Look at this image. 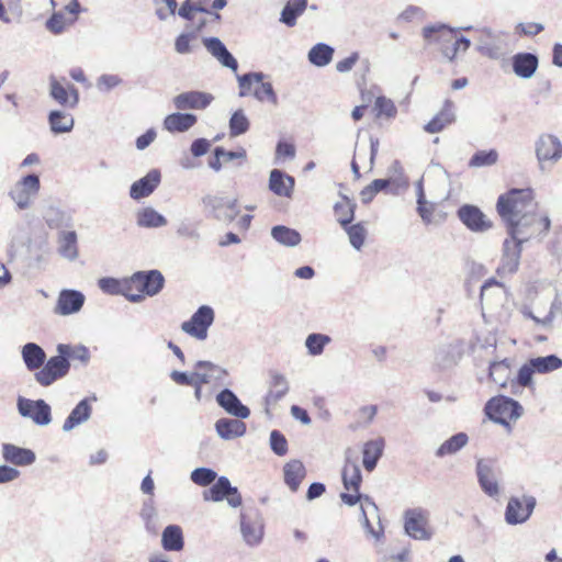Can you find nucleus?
<instances>
[{
  "mask_svg": "<svg viewBox=\"0 0 562 562\" xmlns=\"http://www.w3.org/2000/svg\"><path fill=\"white\" fill-rule=\"evenodd\" d=\"M214 321V311L203 305L191 316L187 322H183L181 328L184 333L200 340H203L207 336V329Z\"/></svg>",
  "mask_w": 562,
  "mask_h": 562,
  "instance_id": "nucleus-11",
  "label": "nucleus"
},
{
  "mask_svg": "<svg viewBox=\"0 0 562 562\" xmlns=\"http://www.w3.org/2000/svg\"><path fill=\"white\" fill-rule=\"evenodd\" d=\"M79 11L80 3L78 0H67L64 11L54 12L48 19L46 22L47 29L54 34L64 32L69 25L77 21Z\"/></svg>",
  "mask_w": 562,
  "mask_h": 562,
  "instance_id": "nucleus-14",
  "label": "nucleus"
},
{
  "mask_svg": "<svg viewBox=\"0 0 562 562\" xmlns=\"http://www.w3.org/2000/svg\"><path fill=\"white\" fill-rule=\"evenodd\" d=\"M50 95L60 105L75 108L79 102V92L70 83H64L57 79L50 80Z\"/></svg>",
  "mask_w": 562,
  "mask_h": 562,
  "instance_id": "nucleus-23",
  "label": "nucleus"
},
{
  "mask_svg": "<svg viewBox=\"0 0 562 562\" xmlns=\"http://www.w3.org/2000/svg\"><path fill=\"white\" fill-rule=\"evenodd\" d=\"M85 303V295L76 290H63L57 299L55 313L58 315H69L81 310Z\"/></svg>",
  "mask_w": 562,
  "mask_h": 562,
  "instance_id": "nucleus-24",
  "label": "nucleus"
},
{
  "mask_svg": "<svg viewBox=\"0 0 562 562\" xmlns=\"http://www.w3.org/2000/svg\"><path fill=\"white\" fill-rule=\"evenodd\" d=\"M480 50L490 58H497L502 53L501 38L491 30L484 29L479 33Z\"/></svg>",
  "mask_w": 562,
  "mask_h": 562,
  "instance_id": "nucleus-37",
  "label": "nucleus"
},
{
  "mask_svg": "<svg viewBox=\"0 0 562 562\" xmlns=\"http://www.w3.org/2000/svg\"><path fill=\"white\" fill-rule=\"evenodd\" d=\"M239 94L241 97L252 94L261 102L277 103V95L273 91L272 85L263 80L262 74H246L238 78Z\"/></svg>",
  "mask_w": 562,
  "mask_h": 562,
  "instance_id": "nucleus-5",
  "label": "nucleus"
},
{
  "mask_svg": "<svg viewBox=\"0 0 562 562\" xmlns=\"http://www.w3.org/2000/svg\"><path fill=\"white\" fill-rule=\"evenodd\" d=\"M203 44L212 56H214L223 66L231 68L233 71H237V60L217 37H206L203 40Z\"/></svg>",
  "mask_w": 562,
  "mask_h": 562,
  "instance_id": "nucleus-29",
  "label": "nucleus"
},
{
  "mask_svg": "<svg viewBox=\"0 0 562 562\" xmlns=\"http://www.w3.org/2000/svg\"><path fill=\"white\" fill-rule=\"evenodd\" d=\"M139 516L144 522L146 531L156 536L159 530V525L153 499H147L143 503Z\"/></svg>",
  "mask_w": 562,
  "mask_h": 562,
  "instance_id": "nucleus-42",
  "label": "nucleus"
},
{
  "mask_svg": "<svg viewBox=\"0 0 562 562\" xmlns=\"http://www.w3.org/2000/svg\"><path fill=\"white\" fill-rule=\"evenodd\" d=\"M531 364L538 373H548L562 367V360L555 355L550 353L547 357L531 359Z\"/></svg>",
  "mask_w": 562,
  "mask_h": 562,
  "instance_id": "nucleus-52",
  "label": "nucleus"
},
{
  "mask_svg": "<svg viewBox=\"0 0 562 562\" xmlns=\"http://www.w3.org/2000/svg\"><path fill=\"white\" fill-rule=\"evenodd\" d=\"M509 368L510 363L507 359L491 362L488 372L490 379L501 386H505L509 375Z\"/></svg>",
  "mask_w": 562,
  "mask_h": 562,
  "instance_id": "nucleus-49",
  "label": "nucleus"
},
{
  "mask_svg": "<svg viewBox=\"0 0 562 562\" xmlns=\"http://www.w3.org/2000/svg\"><path fill=\"white\" fill-rule=\"evenodd\" d=\"M436 211V205L426 200V195L424 192V188L422 184H418L417 188V212L422 220L426 224H430L432 222V216Z\"/></svg>",
  "mask_w": 562,
  "mask_h": 562,
  "instance_id": "nucleus-48",
  "label": "nucleus"
},
{
  "mask_svg": "<svg viewBox=\"0 0 562 562\" xmlns=\"http://www.w3.org/2000/svg\"><path fill=\"white\" fill-rule=\"evenodd\" d=\"M270 448L279 457L285 456L288 452V440L279 430L270 432Z\"/></svg>",
  "mask_w": 562,
  "mask_h": 562,
  "instance_id": "nucleus-61",
  "label": "nucleus"
},
{
  "mask_svg": "<svg viewBox=\"0 0 562 562\" xmlns=\"http://www.w3.org/2000/svg\"><path fill=\"white\" fill-rule=\"evenodd\" d=\"M100 289L108 294H122L126 297V278L124 279H114V278H103L99 280Z\"/></svg>",
  "mask_w": 562,
  "mask_h": 562,
  "instance_id": "nucleus-55",
  "label": "nucleus"
},
{
  "mask_svg": "<svg viewBox=\"0 0 562 562\" xmlns=\"http://www.w3.org/2000/svg\"><path fill=\"white\" fill-rule=\"evenodd\" d=\"M484 412L491 420L507 426L508 420H516L522 415L524 408L517 401L498 395L485 404Z\"/></svg>",
  "mask_w": 562,
  "mask_h": 562,
  "instance_id": "nucleus-4",
  "label": "nucleus"
},
{
  "mask_svg": "<svg viewBox=\"0 0 562 562\" xmlns=\"http://www.w3.org/2000/svg\"><path fill=\"white\" fill-rule=\"evenodd\" d=\"M216 402L227 414L236 418L246 419L250 415V409L229 389L222 390L216 395Z\"/></svg>",
  "mask_w": 562,
  "mask_h": 562,
  "instance_id": "nucleus-22",
  "label": "nucleus"
},
{
  "mask_svg": "<svg viewBox=\"0 0 562 562\" xmlns=\"http://www.w3.org/2000/svg\"><path fill=\"white\" fill-rule=\"evenodd\" d=\"M340 498L348 506H355L358 502H362L370 506L375 513L379 512V508L373 499L368 495L360 494L359 492H355V494L341 493Z\"/></svg>",
  "mask_w": 562,
  "mask_h": 562,
  "instance_id": "nucleus-62",
  "label": "nucleus"
},
{
  "mask_svg": "<svg viewBox=\"0 0 562 562\" xmlns=\"http://www.w3.org/2000/svg\"><path fill=\"white\" fill-rule=\"evenodd\" d=\"M307 0H289L281 13V22L288 26H294L296 19L306 9Z\"/></svg>",
  "mask_w": 562,
  "mask_h": 562,
  "instance_id": "nucleus-45",
  "label": "nucleus"
},
{
  "mask_svg": "<svg viewBox=\"0 0 562 562\" xmlns=\"http://www.w3.org/2000/svg\"><path fill=\"white\" fill-rule=\"evenodd\" d=\"M390 186V180L387 179H375L366 188H363L360 192V196L363 203H370L373 198L382 190L386 189Z\"/></svg>",
  "mask_w": 562,
  "mask_h": 562,
  "instance_id": "nucleus-58",
  "label": "nucleus"
},
{
  "mask_svg": "<svg viewBox=\"0 0 562 562\" xmlns=\"http://www.w3.org/2000/svg\"><path fill=\"white\" fill-rule=\"evenodd\" d=\"M137 224L140 227H159L166 224V220L155 210L146 207L137 214Z\"/></svg>",
  "mask_w": 562,
  "mask_h": 562,
  "instance_id": "nucleus-51",
  "label": "nucleus"
},
{
  "mask_svg": "<svg viewBox=\"0 0 562 562\" xmlns=\"http://www.w3.org/2000/svg\"><path fill=\"white\" fill-rule=\"evenodd\" d=\"M504 292L503 283L494 278L488 279L481 288L480 300L482 306H492L501 302Z\"/></svg>",
  "mask_w": 562,
  "mask_h": 562,
  "instance_id": "nucleus-38",
  "label": "nucleus"
},
{
  "mask_svg": "<svg viewBox=\"0 0 562 562\" xmlns=\"http://www.w3.org/2000/svg\"><path fill=\"white\" fill-rule=\"evenodd\" d=\"M249 127V122L241 110L236 111L229 121L231 135L237 136L245 133Z\"/></svg>",
  "mask_w": 562,
  "mask_h": 562,
  "instance_id": "nucleus-60",
  "label": "nucleus"
},
{
  "mask_svg": "<svg viewBox=\"0 0 562 562\" xmlns=\"http://www.w3.org/2000/svg\"><path fill=\"white\" fill-rule=\"evenodd\" d=\"M272 236L276 240L286 246H295L301 240V236L296 231L288 228L285 226L273 227Z\"/></svg>",
  "mask_w": 562,
  "mask_h": 562,
  "instance_id": "nucleus-53",
  "label": "nucleus"
},
{
  "mask_svg": "<svg viewBox=\"0 0 562 562\" xmlns=\"http://www.w3.org/2000/svg\"><path fill=\"white\" fill-rule=\"evenodd\" d=\"M284 483L292 492H296L306 475V469L302 461L291 460L283 467Z\"/></svg>",
  "mask_w": 562,
  "mask_h": 562,
  "instance_id": "nucleus-33",
  "label": "nucleus"
},
{
  "mask_svg": "<svg viewBox=\"0 0 562 562\" xmlns=\"http://www.w3.org/2000/svg\"><path fill=\"white\" fill-rule=\"evenodd\" d=\"M161 547L165 551L179 552L184 548V537L179 525H168L161 533Z\"/></svg>",
  "mask_w": 562,
  "mask_h": 562,
  "instance_id": "nucleus-34",
  "label": "nucleus"
},
{
  "mask_svg": "<svg viewBox=\"0 0 562 562\" xmlns=\"http://www.w3.org/2000/svg\"><path fill=\"white\" fill-rule=\"evenodd\" d=\"M199 366H205L210 368L209 373H187L180 371H172L171 379L180 385H198L199 383H207L212 379H220L223 372L220 368L212 364L211 362H199Z\"/></svg>",
  "mask_w": 562,
  "mask_h": 562,
  "instance_id": "nucleus-20",
  "label": "nucleus"
},
{
  "mask_svg": "<svg viewBox=\"0 0 562 562\" xmlns=\"http://www.w3.org/2000/svg\"><path fill=\"white\" fill-rule=\"evenodd\" d=\"M59 251L64 257L74 259L78 255L77 235L75 232H64L59 237Z\"/></svg>",
  "mask_w": 562,
  "mask_h": 562,
  "instance_id": "nucleus-50",
  "label": "nucleus"
},
{
  "mask_svg": "<svg viewBox=\"0 0 562 562\" xmlns=\"http://www.w3.org/2000/svg\"><path fill=\"white\" fill-rule=\"evenodd\" d=\"M294 178L279 169H273L269 177V189L278 196L291 198L294 190Z\"/></svg>",
  "mask_w": 562,
  "mask_h": 562,
  "instance_id": "nucleus-28",
  "label": "nucleus"
},
{
  "mask_svg": "<svg viewBox=\"0 0 562 562\" xmlns=\"http://www.w3.org/2000/svg\"><path fill=\"white\" fill-rule=\"evenodd\" d=\"M240 532L244 541L250 546H258L263 537V524L257 508H249L240 513Z\"/></svg>",
  "mask_w": 562,
  "mask_h": 562,
  "instance_id": "nucleus-7",
  "label": "nucleus"
},
{
  "mask_svg": "<svg viewBox=\"0 0 562 562\" xmlns=\"http://www.w3.org/2000/svg\"><path fill=\"white\" fill-rule=\"evenodd\" d=\"M330 341L327 335L312 334L306 339V348L308 351H322L323 348Z\"/></svg>",
  "mask_w": 562,
  "mask_h": 562,
  "instance_id": "nucleus-63",
  "label": "nucleus"
},
{
  "mask_svg": "<svg viewBox=\"0 0 562 562\" xmlns=\"http://www.w3.org/2000/svg\"><path fill=\"white\" fill-rule=\"evenodd\" d=\"M217 473L210 468H196L191 474V481L199 486H209L216 480Z\"/></svg>",
  "mask_w": 562,
  "mask_h": 562,
  "instance_id": "nucleus-57",
  "label": "nucleus"
},
{
  "mask_svg": "<svg viewBox=\"0 0 562 562\" xmlns=\"http://www.w3.org/2000/svg\"><path fill=\"white\" fill-rule=\"evenodd\" d=\"M92 413V407L88 398L81 400L70 412L63 425L64 431H70L77 426L86 423Z\"/></svg>",
  "mask_w": 562,
  "mask_h": 562,
  "instance_id": "nucleus-35",
  "label": "nucleus"
},
{
  "mask_svg": "<svg viewBox=\"0 0 562 562\" xmlns=\"http://www.w3.org/2000/svg\"><path fill=\"white\" fill-rule=\"evenodd\" d=\"M18 411L23 417L31 418L38 426H46L52 422L50 406L44 400L18 398Z\"/></svg>",
  "mask_w": 562,
  "mask_h": 562,
  "instance_id": "nucleus-12",
  "label": "nucleus"
},
{
  "mask_svg": "<svg viewBox=\"0 0 562 562\" xmlns=\"http://www.w3.org/2000/svg\"><path fill=\"white\" fill-rule=\"evenodd\" d=\"M456 122L454 103L452 100H445L442 108L432 119L424 125V131L428 134H437Z\"/></svg>",
  "mask_w": 562,
  "mask_h": 562,
  "instance_id": "nucleus-18",
  "label": "nucleus"
},
{
  "mask_svg": "<svg viewBox=\"0 0 562 562\" xmlns=\"http://www.w3.org/2000/svg\"><path fill=\"white\" fill-rule=\"evenodd\" d=\"M164 284L165 278L158 270L135 272L126 278V299L131 302H140L159 293Z\"/></svg>",
  "mask_w": 562,
  "mask_h": 562,
  "instance_id": "nucleus-3",
  "label": "nucleus"
},
{
  "mask_svg": "<svg viewBox=\"0 0 562 562\" xmlns=\"http://www.w3.org/2000/svg\"><path fill=\"white\" fill-rule=\"evenodd\" d=\"M537 501L531 495L509 498L505 509V521L510 526L526 522L532 515Z\"/></svg>",
  "mask_w": 562,
  "mask_h": 562,
  "instance_id": "nucleus-6",
  "label": "nucleus"
},
{
  "mask_svg": "<svg viewBox=\"0 0 562 562\" xmlns=\"http://www.w3.org/2000/svg\"><path fill=\"white\" fill-rule=\"evenodd\" d=\"M346 233L348 234L350 244L356 248L360 249L367 237V228L362 223H357L352 225H347L344 227Z\"/></svg>",
  "mask_w": 562,
  "mask_h": 562,
  "instance_id": "nucleus-56",
  "label": "nucleus"
},
{
  "mask_svg": "<svg viewBox=\"0 0 562 562\" xmlns=\"http://www.w3.org/2000/svg\"><path fill=\"white\" fill-rule=\"evenodd\" d=\"M160 172L157 169L150 170L145 177L135 181L130 190V195L134 200L148 196L160 183Z\"/></svg>",
  "mask_w": 562,
  "mask_h": 562,
  "instance_id": "nucleus-26",
  "label": "nucleus"
},
{
  "mask_svg": "<svg viewBox=\"0 0 562 562\" xmlns=\"http://www.w3.org/2000/svg\"><path fill=\"white\" fill-rule=\"evenodd\" d=\"M342 484L344 487L348 491H353L358 493L360 491L362 474L360 467L355 461H347L342 469Z\"/></svg>",
  "mask_w": 562,
  "mask_h": 562,
  "instance_id": "nucleus-39",
  "label": "nucleus"
},
{
  "mask_svg": "<svg viewBox=\"0 0 562 562\" xmlns=\"http://www.w3.org/2000/svg\"><path fill=\"white\" fill-rule=\"evenodd\" d=\"M429 514L420 507L406 509L404 513L405 532L415 540H429L431 532L428 530Z\"/></svg>",
  "mask_w": 562,
  "mask_h": 562,
  "instance_id": "nucleus-9",
  "label": "nucleus"
},
{
  "mask_svg": "<svg viewBox=\"0 0 562 562\" xmlns=\"http://www.w3.org/2000/svg\"><path fill=\"white\" fill-rule=\"evenodd\" d=\"M496 211L513 237L529 239L550 229V220L538 212L535 192L530 187L514 188L501 194Z\"/></svg>",
  "mask_w": 562,
  "mask_h": 562,
  "instance_id": "nucleus-1",
  "label": "nucleus"
},
{
  "mask_svg": "<svg viewBox=\"0 0 562 562\" xmlns=\"http://www.w3.org/2000/svg\"><path fill=\"white\" fill-rule=\"evenodd\" d=\"M498 159V154L495 149L479 150L469 161V167L480 168L494 165Z\"/></svg>",
  "mask_w": 562,
  "mask_h": 562,
  "instance_id": "nucleus-54",
  "label": "nucleus"
},
{
  "mask_svg": "<svg viewBox=\"0 0 562 562\" xmlns=\"http://www.w3.org/2000/svg\"><path fill=\"white\" fill-rule=\"evenodd\" d=\"M384 450V439L378 438L369 440L363 445L362 464L366 471L372 472L381 459Z\"/></svg>",
  "mask_w": 562,
  "mask_h": 562,
  "instance_id": "nucleus-31",
  "label": "nucleus"
},
{
  "mask_svg": "<svg viewBox=\"0 0 562 562\" xmlns=\"http://www.w3.org/2000/svg\"><path fill=\"white\" fill-rule=\"evenodd\" d=\"M38 190V177L35 175H29L15 184L10 195L19 209H25L30 205L32 198L37 194Z\"/></svg>",
  "mask_w": 562,
  "mask_h": 562,
  "instance_id": "nucleus-16",
  "label": "nucleus"
},
{
  "mask_svg": "<svg viewBox=\"0 0 562 562\" xmlns=\"http://www.w3.org/2000/svg\"><path fill=\"white\" fill-rule=\"evenodd\" d=\"M526 240L522 237H513L506 239L503 245V257L499 267L497 268L498 274L514 273L518 270L519 260L521 255V244Z\"/></svg>",
  "mask_w": 562,
  "mask_h": 562,
  "instance_id": "nucleus-13",
  "label": "nucleus"
},
{
  "mask_svg": "<svg viewBox=\"0 0 562 562\" xmlns=\"http://www.w3.org/2000/svg\"><path fill=\"white\" fill-rule=\"evenodd\" d=\"M469 437L465 432H458L447 439L436 450V456L442 458L448 454H454L468 445Z\"/></svg>",
  "mask_w": 562,
  "mask_h": 562,
  "instance_id": "nucleus-40",
  "label": "nucleus"
},
{
  "mask_svg": "<svg viewBox=\"0 0 562 562\" xmlns=\"http://www.w3.org/2000/svg\"><path fill=\"white\" fill-rule=\"evenodd\" d=\"M538 65V57L531 53H517L512 58L513 70L520 78H531L537 71Z\"/></svg>",
  "mask_w": 562,
  "mask_h": 562,
  "instance_id": "nucleus-27",
  "label": "nucleus"
},
{
  "mask_svg": "<svg viewBox=\"0 0 562 562\" xmlns=\"http://www.w3.org/2000/svg\"><path fill=\"white\" fill-rule=\"evenodd\" d=\"M211 93L188 91L173 98V105L178 110H203L213 101Z\"/></svg>",
  "mask_w": 562,
  "mask_h": 562,
  "instance_id": "nucleus-21",
  "label": "nucleus"
},
{
  "mask_svg": "<svg viewBox=\"0 0 562 562\" xmlns=\"http://www.w3.org/2000/svg\"><path fill=\"white\" fill-rule=\"evenodd\" d=\"M374 111L376 117H394L397 113V109L394 102L385 97H378L374 101Z\"/></svg>",
  "mask_w": 562,
  "mask_h": 562,
  "instance_id": "nucleus-59",
  "label": "nucleus"
},
{
  "mask_svg": "<svg viewBox=\"0 0 562 562\" xmlns=\"http://www.w3.org/2000/svg\"><path fill=\"white\" fill-rule=\"evenodd\" d=\"M477 481L485 494L496 497L499 494L498 482L491 460L480 459L476 463Z\"/></svg>",
  "mask_w": 562,
  "mask_h": 562,
  "instance_id": "nucleus-19",
  "label": "nucleus"
},
{
  "mask_svg": "<svg viewBox=\"0 0 562 562\" xmlns=\"http://www.w3.org/2000/svg\"><path fill=\"white\" fill-rule=\"evenodd\" d=\"M2 458L5 462L18 467L31 465L36 460L34 451L12 443L2 445Z\"/></svg>",
  "mask_w": 562,
  "mask_h": 562,
  "instance_id": "nucleus-25",
  "label": "nucleus"
},
{
  "mask_svg": "<svg viewBox=\"0 0 562 562\" xmlns=\"http://www.w3.org/2000/svg\"><path fill=\"white\" fill-rule=\"evenodd\" d=\"M203 499L216 503L226 499L233 508L239 507L243 503L237 487L233 486L226 476H220L210 488L205 490L203 492Z\"/></svg>",
  "mask_w": 562,
  "mask_h": 562,
  "instance_id": "nucleus-8",
  "label": "nucleus"
},
{
  "mask_svg": "<svg viewBox=\"0 0 562 562\" xmlns=\"http://www.w3.org/2000/svg\"><path fill=\"white\" fill-rule=\"evenodd\" d=\"M48 120L50 128L55 134L70 132L74 127V117L61 111H52Z\"/></svg>",
  "mask_w": 562,
  "mask_h": 562,
  "instance_id": "nucleus-46",
  "label": "nucleus"
},
{
  "mask_svg": "<svg viewBox=\"0 0 562 562\" xmlns=\"http://www.w3.org/2000/svg\"><path fill=\"white\" fill-rule=\"evenodd\" d=\"M270 390L265 397L266 411L268 412V407L270 405L276 404L280 401L289 391L288 381L284 375L272 371L270 372Z\"/></svg>",
  "mask_w": 562,
  "mask_h": 562,
  "instance_id": "nucleus-36",
  "label": "nucleus"
},
{
  "mask_svg": "<svg viewBox=\"0 0 562 562\" xmlns=\"http://www.w3.org/2000/svg\"><path fill=\"white\" fill-rule=\"evenodd\" d=\"M334 55V49L326 44L319 43L313 46L308 53L310 61L318 67L328 65Z\"/></svg>",
  "mask_w": 562,
  "mask_h": 562,
  "instance_id": "nucleus-47",
  "label": "nucleus"
},
{
  "mask_svg": "<svg viewBox=\"0 0 562 562\" xmlns=\"http://www.w3.org/2000/svg\"><path fill=\"white\" fill-rule=\"evenodd\" d=\"M246 424L239 418H220L215 423L217 435L224 440H232L246 434Z\"/></svg>",
  "mask_w": 562,
  "mask_h": 562,
  "instance_id": "nucleus-30",
  "label": "nucleus"
},
{
  "mask_svg": "<svg viewBox=\"0 0 562 562\" xmlns=\"http://www.w3.org/2000/svg\"><path fill=\"white\" fill-rule=\"evenodd\" d=\"M70 367L69 358L66 353H58L52 357L45 363V366L35 374L36 381L48 386L54 383L57 379L65 376Z\"/></svg>",
  "mask_w": 562,
  "mask_h": 562,
  "instance_id": "nucleus-10",
  "label": "nucleus"
},
{
  "mask_svg": "<svg viewBox=\"0 0 562 562\" xmlns=\"http://www.w3.org/2000/svg\"><path fill=\"white\" fill-rule=\"evenodd\" d=\"M515 31L519 36H535L543 31V25L536 22L519 23Z\"/></svg>",
  "mask_w": 562,
  "mask_h": 562,
  "instance_id": "nucleus-64",
  "label": "nucleus"
},
{
  "mask_svg": "<svg viewBox=\"0 0 562 562\" xmlns=\"http://www.w3.org/2000/svg\"><path fill=\"white\" fill-rule=\"evenodd\" d=\"M198 121L194 114L172 113L165 117L164 128L169 133H183L190 130Z\"/></svg>",
  "mask_w": 562,
  "mask_h": 562,
  "instance_id": "nucleus-32",
  "label": "nucleus"
},
{
  "mask_svg": "<svg viewBox=\"0 0 562 562\" xmlns=\"http://www.w3.org/2000/svg\"><path fill=\"white\" fill-rule=\"evenodd\" d=\"M422 33L426 44L434 45L449 60L470 47L468 38L443 24L425 26Z\"/></svg>",
  "mask_w": 562,
  "mask_h": 562,
  "instance_id": "nucleus-2",
  "label": "nucleus"
},
{
  "mask_svg": "<svg viewBox=\"0 0 562 562\" xmlns=\"http://www.w3.org/2000/svg\"><path fill=\"white\" fill-rule=\"evenodd\" d=\"M537 159L544 164H554L562 157V143L552 134H542L536 142Z\"/></svg>",
  "mask_w": 562,
  "mask_h": 562,
  "instance_id": "nucleus-15",
  "label": "nucleus"
},
{
  "mask_svg": "<svg viewBox=\"0 0 562 562\" xmlns=\"http://www.w3.org/2000/svg\"><path fill=\"white\" fill-rule=\"evenodd\" d=\"M307 0H289L281 13V22L288 26H294L296 19L306 9Z\"/></svg>",
  "mask_w": 562,
  "mask_h": 562,
  "instance_id": "nucleus-43",
  "label": "nucleus"
},
{
  "mask_svg": "<svg viewBox=\"0 0 562 562\" xmlns=\"http://www.w3.org/2000/svg\"><path fill=\"white\" fill-rule=\"evenodd\" d=\"M356 204L348 199L347 196H342L335 205H334V214L338 223L346 227L351 224L355 217Z\"/></svg>",
  "mask_w": 562,
  "mask_h": 562,
  "instance_id": "nucleus-41",
  "label": "nucleus"
},
{
  "mask_svg": "<svg viewBox=\"0 0 562 562\" xmlns=\"http://www.w3.org/2000/svg\"><path fill=\"white\" fill-rule=\"evenodd\" d=\"M460 221L473 232H484L492 227V222L474 205L465 204L458 210Z\"/></svg>",
  "mask_w": 562,
  "mask_h": 562,
  "instance_id": "nucleus-17",
  "label": "nucleus"
},
{
  "mask_svg": "<svg viewBox=\"0 0 562 562\" xmlns=\"http://www.w3.org/2000/svg\"><path fill=\"white\" fill-rule=\"evenodd\" d=\"M307 0H289L281 13V22L288 26H294L296 19L306 9Z\"/></svg>",
  "mask_w": 562,
  "mask_h": 562,
  "instance_id": "nucleus-44",
  "label": "nucleus"
}]
</instances>
